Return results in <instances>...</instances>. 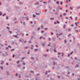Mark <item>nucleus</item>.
<instances>
[{"label":"nucleus","mask_w":80,"mask_h":80,"mask_svg":"<svg viewBox=\"0 0 80 80\" xmlns=\"http://www.w3.org/2000/svg\"><path fill=\"white\" fill-rule=\"evenodd\" d=\"M78 23H79V22H77L75 23L76 26H77V25H78L77 24H78Z\"/></svg>","instance_id":"obj_1"},{"label":"nucleus","mask_w":80,"mask_h":80,"mask_svg":"<svg viewBox=\"0 0 80 80\" xmlns=\"http://www.w3.org/2000/svg\"><path fill=\"white\" fill-rule=\"evenodd\" d=\"M56 3L57 4H58V5H59V1H57L56 2Z\"/></svg>","instance_id":"obj_2"},{"label":"nucleus","mask_w":80,"mask_h":80,"mask_svg":"<svg viewBox=\"0 0 80 80\" xmlns=\"http://www.w3.org/2000/svg\"><path fill=\"white\" fill-rule=\"evenodd\" d=\"M73 51H72V52H71L70 53V55H72V54H73Z\"/></svg>","instance_id":"obj_3"},{"label":"nucleus","mask_w":80,"mask_h":80,"mask_svg":"<svg viewBox=\"0 0 80 80\" xmlns=\"http://www.w3.org/2000/svg\"><path fill=\"white\" fill-rule=\"evenodd\" d=\"M70 18L71 20H72L73 18H72V17L71 16H70Z\"/></svg>","instance_id":"obj_4"},{"label":"nucleus","mask_w":80,"mask_h":80,"mask_svg":"<svg viewBox=\"0 0 80 80\" xmlns=\"http://www.w3.org/2000/svg\"><path fill=\"white\" fill-rule=\"evenodd\" d=\"M75 20H76V21L78 20V19H77V17H76V18H75Z\"/></svg>","instance_id":"obj_5"},{"label":"nucleus","mask_w":80,"mask_h":80,"mask_svg":"<svg viewBox=\"0 0 80 80\" xmlns=\"http://www.w3.org/2000/svg\"><path fill=\"white\" fill-rule=\"evenodd\" d=\"M34 50H35V52H36V51H38V49H35Z\"/></svg>","instance_id":"obj_6"},{"label":"nucleus","mask_w":80,"mask_h":80,"mask_svg":"<svg viewBox=\"0 0 80 80\" xmlns=\"http://www.w3.org/2000/svg\"><path fill=\"white\" fill-rule=\"evenodd\" d=\"M8 47H9L10 48H12V47H11V46L10 45H8Z\"/></svg>","instance_id":"obj_7"},{"label":"nucleus","mask_w":80,"mask_h":80,"mask_svg":"<svg viewBox=\"0 0 80 80\" xmlns=\"http://www.w3.org/2000/svg\"><path fill=\"white\" fill-rule=\"evenodd\" d=\"M15 50V49H13L11 50V51H14Z\"/></svg>","instance_id":"obj_8"},{"label":"nucleus","mask_w":80,"mask_h":80,"mask_svg":"<svg viewBox=\"0 0 80 80\" xmlns=\"http://www.w3.org/2000/svg\"><path fill=\"white\" fill-rule=\"evenodd\" d=\"M66 15H67V14L66 13H64L63 14V15H64V16H65Z\"/></svg>","instance_id":"obj_9"},{"label":"nucleus","mask_w":80,"mask_h":80,"mask_svg":"<svg viewBox=\"0 0 80 80\" xmlns=\"http://www.w3.org/2000/svg\"><path fill=\"white\" fill-rule=\"evenodd\" d=\"M60 4L61 5H62V4H63V2H61Z\"/></svg>","instance_id":"obj_10"},{"label":"nucleus","mask_w":80,"mask_h":80,"mask_svg":"<svg viewBox=\"0 0 80 80\" xmlns=\"http://www.w3.org/2000/svg\"><path fill=\"white\" fill-rule=\"evenodd\" d=\"M61 53L60 52H58V55H60V54H61Z\"/></svg>","instance_id":"obj_11"},{"label":"nucleus","mask_w":80,"mask_h":80,"mask_svg":"<svg viewBox=\"0 0 80 80\" xmlns=\"http://www.w3.org/2000/svg\"><path fill=\"white\" fill-rule=\"evenodd\" d=\"M78 67V65H77L75 66V68H77Z\"/></svg>","instance_id":"obj_12"},{"label":"nucleus","mask_w":80,"mask_h":80,"mask_svg":"<svg viewBox=\"0 0 80 80\" xmlns=\"http://www.w3.org/2000/svg\"><path fill=\"white\" fill-rule=\"evenodd\" d=\"M35 15L34 14L33 15V18H35Z\"/></svg>","instance_id":"obj_13"},{"label":"nucleus","mask_w":80,"mask_h":80,"mask_svg":"<svg viewBox=\"0 0 80 80\" xmlns=\"http://www.w3.org/2000/svg\"><path fill=\"white\" fill-rule=\"evenodd\" d=\"M13 37H17V36H15V35H13Z\"/></svg>","instance_id":"obj_14"},{"label":"nucleus","mask_w":80,"mask_h":80,"mask_svg":"<svg viewBox=\"0 0 80 80\" xmlns=\"http://www.w3.org/2000/svg\"><path fill=\"white\" fill-rule=\"evenodd\" d=\"M45 45V43L42 44V45H43V46H44Z\"/></svg>","instance_id":"obj_15"},{"label":"nucleus","mask_w":80,"mask_h":80,"mask_svg":"<svg viewBox=\"0 0 80 80\" xmlns=\"http://www.w3.org/2000/svg\"><path fill=\"white\" fill-rule=\"evenodd\" d=\"M54 50V52H57V51L56 50V49L55 48Z\"/></svg>","instance_id":"obj_16"},{"label":"nucleus","mask_w":80,"mask_h":80,"mask_svg":"<svg viewBox=\"0 0 80 80\" xmlns=\"http://www.w3.org/2000/svg\"><path fill=\"white\" fill-rule=\"evenodd\" d=\"M63 28H65V25H64Z\"/></svg>","instance_id":"obj_17"},{"label":"nucleus","mask_w":80,"mask_h":80,"mask_svg":"<svg viewBox=\"0 0 80 80\" xmlns=\"http://www.w3.org/2000/svg\"><path fill=\"white\" fill-rule=\"evenodd\" d=\"M2 62L1 63V64H2H2H3V63H4V62H3V61H2Z\"/></svg>","instance_id":"obj_18"},{"label":"nucleus","mask_w":80,"mask_h":80,"mask_svg":"<svg viewBox=\"0 0 80 80\" xmlns=\"http://www.w3.org/2000/svg\"><path fill=\"white\" fill-rule=\"evenodd\" d=\"M5 15H6V14L5 13V14H4L3 15H2V16H5Z\"/></svg>","instance_id":"obj_19"},{"label":"nucleus","mask_w":80,"mask_h":80,"mask_svg":"<svg viewBox=\"0 0 80 80\" xmlns=\"http://www.w3.org/2000/svg\"><path fill=\"white\" fill-rule=\"evenodd\" d=\"M25 57L22 58V60H23V59H25Z\"/></svg>","instance_id":"obj_20"},{"label":"nucleus","mask_w":80,"mask_h":80,"mask_svg":"<svg viewBox=\"0 0 80 80\" xmlns=\"http://www.w3.org/2000/svg\"><path fill=\"white\" fill-rule=\"evenodd\" d=\"M62 35V33H60V34H59V35L60 36V35Z\"/></svg>","instance_id":"obj_21"},{"label":"nucleus","mask_w":80,"mask_h":80,"mask_svg":"<svg viewBox=\"0 0 80 80\" xmlns=\"http://www.w3.org/2000/svg\"><path fill=\"white\" fill-rule=\"evenodd\" d=\"M64 42L65 43H67V40H65Z\"/></svg>","instance_id":"obj_22"},{"label":"nucleus","mask_w":80,"mask_h":80,"mask_svg":"<svg viewBox=\"0 0 80 80\" xmlns=\"http://www.w3.org/2000/svg\"><path fill=\"white\" fill-rule=\"evenodd\" d=\"M42 33H45V31H42L41 32Z\"/></svg>","instance_id":"obj_23"},{"label":"nucleus","mask_w":80,"mask_h":80,"mask_svg":"<svg viewBox=\"0 0 80 80\" xmlns=\"http://www.w3.org/2000/svg\"><path fill=\"white\" fill-rule=\"evenodd\" d=\"M57 23H60V22H59L58 21H57Z\"/></svg>","instance_id":"obj_24"},{"label":"nucleus","mask_w":80,"mask_h":80,"mask_svg":"<svg viewBox=\"0 0 80 80\" xmlns=\"http://www.w3.org/2000/svg\"><path fill=\"white\" fill-rule=\"evenodd\" d=\"M19 62H20V61H18L17 62V63H18Z\"/></svg>","instance_id":"obj_25"},{"label":"nucleus","mask_w":80,"mask_h":80,"mask_svg":"<svg viewBox=\"0 0 80 80\" xmlns=\"http://www.w3.org/2000/svg\"><path fill=\"white\" fill-rule=\"evenodd\" d=\"M12 57H13V58H14V57H15V55H13Z\"/></svg>","instance_id":"obj_26"},{"label":"nucleus","mask_w":80,"mask_h":80,"mask_svg":"<svg viewBox=\"0 0 80 80\" xmlns=\"http://www.w3.org/2000/svg\"><path fill=\"white\" fill-rule=\"evenodd\" d=\"M45 30H48V28H45Z\"/></svg>","instance_id":"obj_27"},{"label":"nucleus","mask_w":80,"mask_h":80,"mask_svg":"<svg viewBox=\"0 0 80 80\" xmlns=\"http://www.w3.org/2000/svg\"><path fill=\"white\" fill-rule=\"evenodd\" d=\"M2 12H0V15H2Z\"/></svg>","instance_id":"obj_28"},{"label":"nucleus","mask_w":80,"mask_h":80,"mask_svg":"<svg viewBox=\"0 0 80 80\" xmlns=\"http://www.w3.org/2000/svg\"><path fill=\"white\" fill-rule=\"evenodd\" d=\"M23 65H25V62H23Z\"/></svg>","instance_id":"obj_29"},{"label":"nucleus","mask_w":80,"mask_h":80,"mask_svg":"<svg viewBox=\"0 0 80 80\" xmlns=\"http://www.w3.org/2000/svg\"><path fill=\"white\" fill-rule=\"evenodd\" d=\"M29 35V34H26V36H28Z\"/></svg>","instance_id":"obj_30"},{"label":"nucleus","mask_w":80,"mask_h":80,"mask_svg":"<svg viewBox=\"0 0 80 80\" xmlns=\"http://www.w3.org/2000/svg\"><path fill=\"white\" fill-rule=\"evenodd\" d=\"M70 36H71V34H69L68 36V37H70Z\"/></svg>","instance_id":"obj_31"},{"label":"nucleus","mask_w":80,"mask_h":80,"mask_svg":"<svg viewBox=\"0 0 80 80\" xmlns=\"http://www.w3.org/2000/svg\"><path fill=\"white\" fill-rule=\"evenodd\" d=\"M66 2H67V3H68V0H67L66 1Z\"/></svg>","instance_id":"obj_32"},{"label":"nucleus","mask_w":80,"mask_h":80,"mask_svg":"<svg viewBox=\"0 0 80 80\" xmlns=\"http://www.w3.org/2000/svg\"><path fill=\"white\" fill-rule=\"evenodd\" d=\"M0 68H1V69H3V67H0Z\"/></svg>","instance_id":"obj_33"},{"label":"nucleus","mask_w":80,"mask_h":80,"mask_svg":"<svg viewBox=\"0 0 80 80\" xmlns=\"http://www.w3.org/2000/svg\"><path fill=\"white\" fill-rule=\"evenodd\" d=\"M51 35H53V32H51Z\"/></svg>","instance_id":"obj_34"},{"label":"nucleus","mask_w":80,"mask_h":80,"mask_svg":"<svg viewBox=\"0 0 80 80\" xmlns=\"http://www.w3.org/2000/svg\"><path fill=\"white\" fill-rule=\"evenodd\" d=\"M47 72H48V71L46 72L45 73L46 75H47Z\"/></svg>","instance_id":"obj_35"},{"label":"nucleus","mask_w":80,"mask_h":80,"mask_svg":"<svg viewBox=\"0 0 80 80\" xmlns=\"http://www.w3.org/2000/svg\"><path fill=\"white\" fill-rule=\"evenodd\" d=\"M24 43H27V41H24Z\"/></svg>","instance_id":"obj_36"},{"label":"nucleus","mask_w":80,"mask_h":80,"mask_svg":"<svg viewBox=\"0 0 80 80\" xmlns=\"http://www.w3.org/2000/svg\"><path fill=\"white\" fill-rule=\"evenodd\" d=\"M39 38L40 39H42V37H40Z\"/></svg>","instance_id":"obj_37"},{"label":"nucleus","mask_w":80,"mask_h":80,"mask_svg":"<svg viewBox=\"0 0 80 80\" xmlns=\"http://www.w3.org/2000/svg\"><path fill=\"white\" fill-rule=\"evenodd\" d=\"M41 28H39L38 29V30H39L40 29H41Z\"/></svg>","instance_id":"obj_38"},{"label":"nucleus","mask_w":80,"mask_h":80,"mask_svg":"<svg viewBox=\"0 0 80 80\" xmlns=\"http://www.w3.org/2000/svg\"><path fill=\"white\" fill-rule=\"evenodd\" d=\"M6 18H7V19H8V17H6Z\"/></svg>","instance_id":"obj_39"},{"label":"nucleus","mask_w":80,"mask_h":80,"mask_svg":"<svg viewBox=\"0 0 80 80\" xmlns=\"http://www.w3.org/2000/svg\"><path fill=\"white\" fill-rule=\"evenodd\" d=\"M50 46V44H49L48 45V47H49V46Z\"/></svg>","instance_id":"obj_40"},{"label":"nucleus","mask_w":80,"mask_h":80,"mask_svg":"<svg viewBox=\"0 0 80 80\" xmlns=\"http://www.w3.org/2000/svg\"><path fill=\"white\" fill-rule=\"evenodd\" d=\"M9 32H10V33L11 34H12V32H11V31H9Z\"/></svg>","instance_id":"obj_41"},{"label":"nucleus","mask_w":80,"mask_h":80,"mask_svg":"<svg viewBox=\"0 0 80 80\" xmlns=\"http://www.w3.org/2000/svg\"><path fill=\"white\" fill-rule=\"evenodd\" d=\"M68 30H69V31H70V30H71L70 28L68 29Z\"/></svg>","instance_id":"obj_42"},{"label":"nucleus","mask_w":80,"mask_h":80,"mask_svg":"<svg viewBox=\"0 0 80 80\" xmlns=\"http://www.w3.org/2000/svg\"><path fill=\"white\" fill-rule=\"evenodd\" d=\"M70 9H72V7H70Z\"/></svg>","instance_id":"obj_43"},{"label":"nucleus","mask_w":80,"mask_h":80,"mask_svg":"<svg viewBox=\"0 0 80 80\" xmlns=\"http://www.w3.org/2000/svg\"><path fill=\"white\" fill-rule=\"evenodd\" d=\"M41 28H43V25H42V26H41Z\"/></svg>","instance_id":"obj_44"},{"label":"nucleus","mask_w":80,"mask_h":80,"mask_svg":"<svg viewBox=\"0 0 80 80\" xmlns=\"http://www.w3.org/2000/svg\"><path fill=\"white\" fill-rule=\"evenodd\" d=\"M66 12H68V10H67L66 11Z\"/></svg>","instance_id":"obj_45"},{"label":"nucleus","mask_w":80,"mask_h":80,"mask_svg":"<svg viewBox=\"0 0 80 80\" xmlns=\"http://www.w3.org/2000/svg\"><path fill=\"white\" fill-rule=\"evenodd\" d=\"M78 9H79V8H80V7H78Z\"/></svg>","instance_id":"obj_46"},{"label":"nucleus","mask_w":80,"mask_h":80,"mask_svg":"<svg viewBox=\"0 0 80 80\" xmlns=\"http://www.w3.org/2000/svg\"><path fill=\"white\" fill-rule=\"evenodd\" d=\"M43 39L44 40V39H45V37H43Z\"/></svg>","instance_id":"obj_47"},{"label":"nucleus","mask_w":80,"mask_h":80,"mask_svg":"<svg viewBox=\"0 0 80 80\" xmlns=\"http://www.w3.org/2000/svg\"><path fill=\"white\" fill-rule=\"evenodd\" d=\"M76 60H77V57H76L75 58Z\"/></svg>","instance_id":"obj_48"},{"label":"nucleus","mask_w":80,"mask_h":80,"mask_svg":"<svg viewBox=\"0 0 80 80\" xmlns=\"http://www.w3.org/2000/svg\"><path fill=\"white\" fill-rule=\"evenodd\" d=\"M32 58V59H34V58L33 57H32V58Z\"/></svg>","instance_id":"obj_49"},{"label":"nucleus","mask_w":80,"mask_h":80,"mask_svg":"<svg viewBox=\"0 0 80 80\" xmlns=\"http://www.w3.org/2000/svg\"><path fill=\"white\" fill-rule=\"evenodd\" d=\"M73 25L72 24V25H71V27H73Z\"/></svg>","instance_id":"obj_50"},{"label":"nucleus","mask_w":80,"mask_h":80,"mask_svg":"<svg viewBox=\"0 0 80 80\" xmlns=\"http://www.w3.org/2000/svg\"><path fill=\"white\" fill-rule=\"evenodd\" d=\"M49 40H51V39L50 38H48Z\"/></svg>","instance_id":"obj_51"},{"label":"nucleus","mask_w":80,"mask_h":80,"mask_svg":"<svg viewBox=\"0 0 80 80\" xmlns=\"http://www.w3.org/2000/svg\"><path fill=\"white\" fill-rule=\"evenodd\" d=\"M7 28L8 29H9V28H8V27H7Z\"/></svg>","instance_id":"obj_52"},{"label":"nucleus","mask_w":80,"mask_h":80,"mask_svg":"<svg viewBox=\"0 0 80 80\" xmlns=\"http://www.w3.org/2000/svg\"><path fill=\"white\" fill-rule=\"evenodd\" d=\"M37 4H38V2H37L36 3V4L37 5Z\"/></svg>","instance_id":"obj_53"},{"label":"nucleus","mask_w":80,"mask_h":80,"mask_svg":"<svg viewBox=\"0 0 80 80\" xmlns=\"http://www.w3.org/2000/svg\"><path fill=\"white\" fill-rule=\"evenodd\" d=\"M36 47H38V46H37V45H36Z\"/></svg>","instance_id":"obj_54"},{"label":"nucleus","mask_w":80,"mask_h":80,"mask_svg":"<svg viewBox=\"0 0 80 80\" xmlns=\"http://www.w3.org/2000/svg\"><path fill=\"white\" fill-rule=\"evenodd\" d=\"M60 9L62 10V8H60Z\"/></svg>","instance_id":"obj_55"},{"label":"nucleus","mask_w":80,"mask_h":80,"mask_svg":"<svg viewBox=\"0 0 80 80\" xmlns=\"http://www.w3.org/2000/svg\"><path fill=\"white\" fill-rule=\"evenodd\" d=\"M53 19H54L53 18H51V20H53Z\"/></svg>","instance_id":"obj_56"},{"label":"nucleus","mask_w":80,"mask_h":80,"mask_svg":"<svg viewBox=\"0 0 80 80\" xmlns=\"http://www.w3.org/2000/svg\"><path fill=\"white\" fill-rule=\"evenodd\" d=\"M18 67H20V65H18Z\"/></svg>","instance_id":"obj_57"},{"label":"nucleus","mask_w":80,"mask_h":80,"mask_svg":"<svg viewBox=\"0 0 80 80\" xmlns=\"http://www.w3.org/2000/svg\"><path fill=\"white\" fill-rule=\"evenodd\" d=\"M58 78H60V76H58Z\"/></svg>","instance_id":"obj_58"},{"label":"nucleus","mask_w":80,"mask_h":80,"mask_svg":"<svg viewBox=\"0 0 80 80\" xmlns=\"http://www.w3.org/2000/svg\"><path fill=\"white\" fill-rule=\"evenodd\" d=\"M55 24H57V22H55Z\"/></svg>","instance_id":"obj_59"},{"label":"nucleus","mask_w":80,"mask_h":80,"mask_svg":"<svg viewBox=\"0 0 80 80\" xmlns=\"http://www.w3.org/2000/svg\"><path fill=\"white\" fill-rule=\"evenodd\" d=\"M7 65H8V63H6Z\"/></svg>","instance_id":"obj_60"},{"label":"nucleus","mask_w":80,"mask_h":80,"mask_svg":"<svg viewBox=\"0 0 80 80\" xmlns=\"http://www.w3.org/2000/svg\"><path fill=\"white\" fill-rule=\"evenodd\" d=\"M31 23H33V22H31Z\"/></svg>","instance_id":"obj_61"},{"label":"nucleus","mask_w":80,"mask_h":80,"mask_svg":"<svg viewBox=\"0 0 80 80\" xmlns=\"http://www.w3.org/2000/svg\"><path fill=\"white\" fill-rule=\"evenodd\" d=\"M70 14H71V13H72V12H70Z\"/></svg>","instance_id":"obj_62"},{"label":"nucleus","mask_w":80,"mask_h":80,"mask_svg":"<svg viewBox=\"0 0 80 80\" xmlns=\"http://www.w3.org/2000/svg\"><path fill=\"white\" fill-rule=\"evenodd\" d=\"M47 52H48V49H47Z\"/></svg>","instance_id":"obj_63"},{"label":"nucleus","mask_w":80,"mask_h":80,"mask_svg":"<svg viewBox=\"0 0 80 80\" xmlns=\"http://www.w3.org/2000/svg\"><path fill=\"white\" fill-rule=\"evenodd\" d=\"M78 80H80V79L79 78L78 79Z\"/></svg>","instance_id":"obj_64"}]
</instances>
